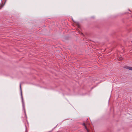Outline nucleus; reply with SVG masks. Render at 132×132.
<instances>
[{
  "label": "nucleus",
  "instance_id": "20e7f679",
  "mask_svg": "<svg viewBox=\"0 0 132 132\" xmlns=\"http://www.w3.org/2000/svg\"><path fill=\"white\" fill-rule=\"evenodd\" d=\"M122 59H123L122 57H119V59L120 61L122 60Z\"/></svg>",
  "mask_w": 132,
  "mask_h": 132
},
{
  "label": "nucleus",
  "instance_id": "39448f33",
  "mask_svg": "<svg viewBox=\"0 0 132 132\" xmlns=\"http://www.w3.org/2000/svg\"><path fill=\"white\" fill-rule=\"evenodd\" d=\"M85 129H86V130L87 131H88V129L87 128V127H86V126H85Z\"/></svg>",
  "mask_w": 132,
  "mask_h": 132
},
{
  "label": "nucleus",
  "instance_id": "423d86ee",
  "mask_svg": "<svg viewBox=\"0 0 132 132\" xmlns=\"http://www.w3.org/2000/svg\"><path fill=\"white\" fill-rule=\"evenodd\" d=\"M82 125H83V126H84V127H85L86 126L85 124V123H83L82 124Z\"/></svg>",
  "mask_w": 132,
  "mask_h": 132
},
{
  "label": "nucleus",
  "instance_id": "0eeeda50",
  "mask_svg": "<svg viewBox=\"0 0 132 132\" xmlns=\"http://www.w3.org/2000/svg\"><path fill=\"white\" fill-rule=\"evenodd\" d=\"M81 34H82V35H83V34H82V33H81Z\"/></svg>",
  "mask_w": 132,
  "mask_h": 132
},
{
  "label": "nucleus",
  "instance_id": "f257e3e1",
  "mask_svg": "<svg viewBox=\"0 0 132 132\" xmlns=\"http://www.w3.org/2000/svg\"><path fill=\"white\" fill-rule=\"evenodd\" d=\"M20 94L21 96V97L22 100V108L24 110V113L25 115V117L26 118V120L27 123H28V121L27 120V117L26 113V111L25 109V104L24 103V102L23 99V97L22 92V89L21 86V84H20Z\"/></svg>",
  "mask_w": 132,
  "mask_h": 132
},
{
  "label": "nucleus",
  "instance_id": "7ed1b4c3",
  "mask_svg": "<svg viewBox=\"0 0 132 132\" xmlns=\"http://www.w3.org/2000/svg\"><path fill=\"white\" fill-rule=\"evenodd\" d=\"M5 2L4 4L3 5L2 4L1 5V4H0V9H1L2 8V7L5 4Z\"/></svg>",
  "mask_w": 132,
  "mask_h": 132
},
{
  "label": "nucleus",
  "instance_id": "6e6552de",
  "mask_svg": "<svg viewBox=\"0 0 132 132\" xmlns=\"http://www.w3.org/2000/svg\"><path fill=\"white\" fill-rule=\"evenodd\" d=\"M87 132H88V131H87Z\"/></svg>",
  "mask_w": 132,
  "mask_h": 132
},
{
  "label": "nucleus",
  "instance_id": "f03ea898",
  "mask_svg": "<svg viewBox=\"0 0 132 132\" xmlns=\"http://www.w3.org/2000/svg\"><path fill=\"white\" fill-rule=\"evenodd\" d=\"M124 68L129 70H132V67H129L127 65H126L124 67Z\"/></svg>",
  "mask_w": 132,
  "mask_h": 132
}]
</instances>
